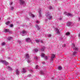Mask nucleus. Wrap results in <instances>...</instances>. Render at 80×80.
<instances>
[{
    "instance_id": "obj_39",
    "label": "nucleus",
    "mask_w": 80,
    "mask_h": 80,
    "mask_svg": "<svg viewBox=\"0 0 80 80\" xmlns=\"http://www.w3.org/2000/svg\"><path fill=\"white\" fill-rule=\"evenodd\" d=\"M36 23H39V21H36Z\"/></svg>"
},
{
    "instance_id": "obj_21",
    "label": "nucleus",
    "mask_w": 80,
    "mask_h": 80,
    "mask_svg": "<svg viewBox=\"0 0 80 80\" xmlns=\"http://www.w3.org/2000/svg\"><path fill=\"white\" fill-rule=\"evenodd\" d=\"M45 57V54L44 53H41V57L43 58Z\"/></svg>"
},
{
    "instance_id": "obj_12",
    "label": "nucleus",
    "mask_w": 80,
    "mask_h": 80,
    "mask_svg": "<svg viewBox=\"0 0 80 80\" xmlns=\"http://www.w3.org/2000/svg\"><path fill=\"white\" fill-rule=\"evenodd\" d=\"M55 30L57 31V34H60V31H59V30L58 29V28H56L55 29Z\"/></svg>"
},
{
    "instance_id": "obj_46",
    "label": "nucleus",
    "mask_w": 80,
    "mask_h": 80,
    "mask_svg": "<svg viewBox=\"0 0 80 80\" xmlns=\"http://www.w3.org/2000/svg\"><path fill=\"white\" fill-rule=\"evenodd\" d=\"M78 20H80V18H78Z\"/></svg>"
},
{
    "instance_id": "obj_6",
    "label": "nucleus",
    "mask_w": 80,
    "mask_h": 80,
    "mask_svg": "<svg viewBox=\"0 0 80 80\" xmlns=\"http://www.w3.org/2000/svg\"><path fill=\"white\" fill-rule=\"evenodd\" d=\"M20 4L21 5H25V2L23 1V0H20Z\"/></svg>"
},
{
    "instance_id": "obj_45",
    "label": "nucleus",
    "mask_w": 80,
    "mask_h": 80,
    "mask_svg": "<svg viewBox=\"0 0 80 80\" xmlns=\"http://www.w3.org/2000/svg\"><path fill=\"white\" fill-rule=\"evenodd\" d=\"M30 72H33V70H31Z\"/></svg>"
},
{
    "instance_id": "obj_32",
    "label": "nucleus",
    "mask_w": 80,
    "mask_h": 80,
    "mask_svg": "<svg viewBox=\"0 0 80 80\" xmlns=\"http://www.w3.org/2000/svg\"><path fill=\"white\" fill-rule=\"evenodd\" d=\"M28 77H32V75L31 74H29L28 75Z\"/></svg>"
},
{
    "instance_id": "obj_33",
    "label": "nucleus",
    "mask_w": 80,
    "mask_h": 80,
    "mask_svg": "<svg viewBox=\"0 0 80 80\" xmlns=\"http://www.w3.org/2000/svg\"><path fill=\"white\" fill-rule=\"evenodd\" d=\"M13 27V24H11L10 25V27H11V28H12Z\"/></svg>"
},
{
    "instance_id": "obj_7",
    "label": "nucleus",
    "mask_w": 80,
    "mask_h": 80,
    "mask_svg": "<svg viewBox=\"0 0 80 80\" xmlns=\"http://www.w3.org/2000/svg\"><path fill=\"white\" fill-rule=\"evenodd\" d=\"M25 58L26 59H28L30 58V56H29V54H26L25 55Z\"/></svg>"
},
{
    "instance_id": "obj_40",
    "label": "nucleus",
    "mask_w": 80,
    "mask_h": 80,
    "mask_svg": "<svg viewBox=\"0 0 80 80\" xmlns=\"http://www.w3.org/2000/svg\"><path fill=\"white\" fill-rule=\"evenodd\" d=\"M49 8L50 9H52V8L51 7V6H50Z\"/></svg>"
},
{
    "instance_id": "obj_11",
    "label": "nucleus",
    "mask_w": 80,
    "mask_h": 80,
    "mask_svg": "<svg viewBox=\"0 0 80 80\" xmlns=\"http://www.w3.org/2000/svg\"><path fill=\"white\" fill-rule=\"evenodd\" d=\"M16 74L18 75L20 74V71L18 69H17L16 71Z\"/></svg>"
},
{
    "instance_id": "obj_20",
    "label": "nucleus",
    "mask_w": 80,
    "mask_h": 80,
    "mask_svg": "<svg viewBox=\"0 0 80 80\" xmlns=\"http://www.w3.org/2000/svg\"><path fill=\"white\" fill-rule=\"evenodd\" d=\"M12 37H8L7 39L8 40H12Z\"/></svg>"
},
{
    "instance_id": "obj_10",
    "label": "nucleus",
    "mask_w": 80,
    "mask_h": 80,
    "mask_svg": "<svg viewBox=\"0 0 80 80\" xmlns=\"http://www.w3.org/2000/svg\"><path fill=\"white\" fill-rule=\"evenodd\" d=\"M26 41L27 42H31V39L29 38H27L26 39Z\"/></svg>"
},
{
    "instance_id": "obj_2",
    "label": "nucleus",
    "mask_w": 80,
    "mask_h": 80,
    "mask_svg": "<svg viewBox=\"0 0 80 80\" xmlns=\"http://www.w3.org/2000/svg\"><path fill=\"white\" fill-rule=\"evenodd\" d=\"M1 62V63H3V64H5L6 65H8V63L6 61L4 60H1L0 61Z\"/></svg>"
},
{
    "instance_id": "obj_44",
    "label": "nucleus",
    "mask_w": 80,
    "mask_h": 80,
    "mask_svg": "<svg viewBox=\"0 0 80 80\" xmlns=\"http://www.w3.org/2000/svg\"><path fill=\"white\" fill-rule=\"evenodd\" d=\"M12 4H13V2H11L10 5H12Z\"/></svg>"
},
{
    "instance_id": "obj_41",
    "label": "nucleus",
    "mask_w": 80,
    "mask_h": 80,
    "mask_svg": "<svg viewBox=\"0 0 80 80\" xmlns=\"http://www.w3.org/2000/svg\"><path fill=\"white\" fill-rule=\"evenodd\" d=\"M26 20H29V18H26Z\"/></svg>"
},
{
    "instance_id": "obj_9",
    "label": "nucleus",
    "mask_w": 80,
    "mask_h": 80,
    "mask_svg": "<svg viewBox=\"0 0 80 80\" xmlns=\"http://www.w3.org/2000/svg\"><path fill=\"white\" fill-rule=\"evenodd\" d=\"M29 15H30V16L31 17H32V18H33L34 17H35V15L32 14V13H31V12H30L29 13Z\"/></svg>"
},
{
    "instance_id": "obj_36",
    "label": "nucleus",
    "mask_w": 80,
    "mask_h": 80,
    "mask_svg": "<svg viewBox=\"0 0 80 80\" xmlns=\"http://www.w3.org/2000/svg\"><path fill=\"white\" fill-rule=\"evenodd\" d=\"M14 9V8H13V7H11V10H13V9Z\"/></svg>"
},
{
    "instance_id": "obj_14",
    "label": "nucleus",
    "mask_w": 80,
    "mask_h": 80,
    "mask_svg": "<svg viewBox=\"0 0 80 80\" xmlns=\"http://www.w3.org/2000/svg\"><path fill=\"white\" fill-rule=\"evenodd\" d=\"M71 22H67V25L68 27H69L71 25Z\"/></svg>"
},
{
    "instance_id": "obj_5",
    "label": "nucleus",
    "mask_w": 80,
    "mask_h": 80,
    "mask_svg": "<svg viewBox=\"0 0 80 80\" xmlns=\"http://www.w3.org/2000/svg\"><path fill=\"white\" fill-rule=\"evenodd\" d=\"M72 46L74 50H78V48L75 47V44H72Z\"/></svg>"
},
{
    "instance_id": "obj_4",
    "label": "nucleus",
    "mask_w": 80,
    "mask_h": 80,
    "mask_svg": "<svg viewBox=\"0 0 80 80\" xmlns=\"http://www.w3.org/2000/svg\"><path fill=\"white\" fill-rule=\"evenodd\" d=\"M27 33V32L25 31H23L21 33V35L22 36H25Z\"/></svg>"
},
{
    "instance_id": "obj_1",
    "label": "nucleus",
    "mask_w": 80,
    "mask_h": 80,
    "mask_svg": "<svg viewBox=\"0 0 80 80\" xmlns=\"http://www.w3.org/2000/svg\"><path fill=\"white\" fill-rule=\"evenodd\" d=\"M46 17H48V19L49 20H51L52 19V16H51L50 14L49 13V12H47L46 14Z\"/></svg>"
},
{
    "instance_id": "obj_29",
    "label": "nucleus",
    "mask_w": 80,
    "mask_h": 80,
    "mask_svg": "<svg viewBox=\"0 0 80 80\" xmlns=\"http://www.w3.org/2000/svg\"><path fill=\"white\" fill-rule=\"evenodd\" d=\"M77 52L75 51L73 52V55H75V54H76V53H77Z\"/></svg>"
},
{
    "instance_id": "obj_19",
    "label": "nucleus",
    "mask_w": 80,
    "mask_h": 80,
    "mask_svg": "<svg viewBox=\"0 0 80 80\" xmlns=\"http://www.w3.org/2000/svg\"><path fill=\"white\" fill-rule=\"evenodd\" d=\"M4 31L5 32H9V29H4Z\"/></svg>"
},
{
    "instance_id": "obj_24",
    "label": "nucleus",
    "mask_w": 80,
    "mask_h": 80,
    "mask_svg": "<svg viewBox=\"0 0 80 80\" xmlns=\"http://www.w3.org/2000/svg\"><path fill=\"white\" fill-rule=\"evenodd\" d=\"M44 58L45 60H47L48 59V57L47 56H44Z\"/></svg>"
},
{
    "instance_id": "obj_28",
    "label": "nucleus",
    "mask_w": 80,
    "mask_h": 80,
    "mask_svg": "<svg viewBox=\"0 0 80 80\" xmlns=\"http://www.w3.org/2000/svg\"><path fill=\"white\" fill-rule=\"evenodd\" d=\"M34 51L35 52H37L38 51V49H34Z\"/></svg>"
},
{
    "instance_id": "obj_43",
    "label": "nucleus",
    "mask_w": 80,
    "mask_h": 80,
    "mask_svg": "<svg viewBox=\"0 0 80 80\" xmlns=\"http://www.w3.org/2000/svg\"><path fill=\"white\" fill-rule=\"evenodd\" d=\"M8 59H10V57H8Z\"/></svg>"
},
{
    "instance_id": "obj_8",
    "label": "nucleus",
    "mask_w": 80,
    "mask_h": 80,
    "mask_svg": "<svg viewBox=\"0 0 80 80\" xmlns=\"http://www.w3.org/2000/svg\"><path fill=\"white\" fill-rule=\"evenodd\" d=\"M22 73H26L27 72V71L26 70V69L23 68L22 70Z\"/></svg>"
},
{
    "instance_id": "obj_38",
    "label": "nucleus",
    "mask_w": 80,
    "mask_h": 80,
    "mask_svg": "<svg viewBox=\"0 0 80 80\" xmlns=\"http://www.w3.org/2000/svg\"><path fill=\"white\" fill-rule=\"evenodd\" d=\"M38 66L37 65L36 66L35 68H36V69H37V68H38Z\"/></svg>"
},
{
    "instance_id": "obj_48",
    "label": "nucleus",
    "mask_w": 80,
    "mask_h": 80,
    "mask_svg": "<svg viewBox=\"0 0 80 80\" xmlns=\"http://www.w3.org/2000/svg\"><path fill=\"white\" fill-rule=\"evenodd\" d=\"M42 64H45V63L44 62H42Z\"/></svg>"
},
{
    "instance_id": "obj_26",
    "label": "nucleus",
    "mask_w": 80,
    "mask_h": 80,
    "mask_svg": "<svg viewBox=\"0 0 80 80\" xmlns=\"http://www.w3.org/2000/svg\"><path fill=\"white\" fill-rule=\"evenodd\" d=\"M36 42V43H38L40 42V40H35Z\"/></svg>"
},
{
    "instance_id": "obj_22",
    "label": "nucleus",
    "mask_w": 80,
    "mask_h": 80,
    "mask_svg": "<svg viewBox=\"0 0 80 80\" xmlns=\"http://www.w3.org/2000/svg\"><path fill=\"white\" fill-rule=\"evenodd\" d=\"M45 49V47H43L41 49V51L43 52Z\"/></svg>"
},
{
    "instance_id": "obj_47",
    "label": "nucleus",
    "mask_w": 80,
    "mask_h": 80,
    "mask_svg": "<svg viewBox=\"0 0 80 80\" xmlns=\"http://www.w3.org/2000/svg\"><path fill=\"white\" fill-rule=\"evenodd\" d=\"M62 20V18H59V20Z\"/></svg>"
},
{
    "instance_id": "obj_51",
    "label": "nucleus",
    "mask_w": 80,
    "mask_h": 80,
    "mask_svg": "<svg viewBox=\"0 0 80 80\" xmlns=\"http://www.w3.org/2000/svg\"><path fill=\"white\" fill-rule=\"evenodd\" d=\"M46 22H47V21L46 20Z\"/></svg>"
},
{
    "instance_id": "obj_17",
    "label": "nucleus",
    "mask_w": 80,
    "mask_h": 80,
    "mask_svg": "<svg viewBox=\"0 0 80 80\" xmlns=\"http://www.w3.org/2000/svg\"><path fill=\"white\" fill-rule=\"evenodd\" d=\"M35 27H36V28H37L38 30H40V27H39V26H38V25H35Z\"/></svg>"
},
{
    "instance_id": "obj_30",
    "label": "nucleus",
    "mask_w": 80,
    "mask_h": 80,
    "mask_svg": "<svg viewBox=\"0 0 80 80\" xmlns=\"http://www.w3.org/2000/svg\"><path fill=\"white\" fill-rule=\"evenodd\" d=\"M62 68V67H59L58 68V70H61Z\"/></svg>"
},
{
    "instance_id": "obj_27",
    "label": "nucleus",
    "mask_w": 80,
    "mask_h": 80,
    "mask_svg": "<svg viewBox=\"0 0 80 80\" xmlns=\"http://www.w3.org/2000/svg\"><path fill=\"white\" fill-rule=\"evenodd\" d=\"M70 35V32H66V35Z\"/></svg>"
},
{
    "instance_id": "obj_25",
    "label": "nucleus",
    "mask_w": 80,
    "mask_h": 80,
    "mask_svg": "<svg viewBox=\"0 0 80 80\" xmlns=\"http://www.w3.org/2000/svg\"><path fill=\"white\" fill-rule=\"evenodd\" d=\"M18 43H19V45H22V42L20 41H18Z\"/></svg>"
},
{
    "instance_id": "obj_52",
    "label": "nucleus",
    "mask_w": 80,
    "mask_h": 80,
    "mask_svg": "<svg viewBox=\"0 0 80 80\" xmlns=\"http://www.w3.org/2000/svg\"><path fill=\"white\" fill-rule=\"evenodd\" d=\"M34 51V50H33V51Z\"/></svg>"
},
{
    "instance_id": "obj_18",
    "label": "nucleus",
    "mask_w": 80,
    "mask_h": 80,
    "mask_svg": "<svg viewBox=\"0 0 80 80\" xmlns=\"http://www.w3.org/2000/svg\"><path fill=\"white\" fill-rule=\"evenodd\" d=\"M41 12V9H39L38 13H39V17H41L42 16V14H41V13H40V12Z\"/></svg>"
},
{
    "instance_id": "obj_42",
    "label": "nucleus",
    "mask_w": 80,
    "mask_h": 80,
    "mask_svg": "<svg viewBox=\"0 0 80 80\" xmlns=\"http://www.w3.org/2000/svg\"><path fill=\"white\" fill-rule=\"evenodd\" d=\"M65 46H66V44H64V46H62V47H65Z\"/></svg>"
},
{
    "instance_id": "obj_49",
    "label": "nucleus",
    "mask_w": 80,
    "mask_h": 80,
    "mask_svg": "<svg viewBox=\"0 0 80 80\" xmlns=\"http://www.w3.org/2000/svg\"><path fill=\"white\" fill-rule=\"evenodd\" d=\"M41 42H42V43H43V42L41 41Z\"/></svg>"
},
{
    "instance_id": "obj_35",
    "label": "nucleus",
    "mask_w": 80,
    "mask_h": 80,
    "mask_svg": "<svg viewBox=\"0 0 80 80\" xmlns=\"http://www.w3.org/2000/svg\"><path fill=\"white\" fill-rule=\"evenodd\" d=\"M41 73L42 74H44V73H43V72L42 71H41Z\"/></svg>"
},
{
    "instance_id": "obj_3",
    "label": "nucleus",
    "mask_w": 80,
    "mask_h": 80,
    "mask_svg": "<svg viewBox=\"0 0 80 80\" xmlns=\"http://www.w3.org/2000/svg\"><path fill=\"white\" fill-rule=\"evenodd\" d=\"M64 14L67 16H68V17H73V15H72V14L70 13L67 12H65Z\"/></svg>"
},
{
    "instance_id": "obj_23",
    "label": "nucleus",
    "mask_w": 80,
    "mask_h": 80,
    "mask_svg": "<svg viewBox=\"0 0 80 80\" xmlns=\"http://www.w3.org/2000/svg\"><path fill=\"white\" fill-rule=\"evenodd\" d=\"M10 21H8L6 22V24L7 25H8V24H10Z\"/></svg>"
},
{
    "instance_id": "obj_37",
    "label": "nucleus",
    "mask_w": 80,
    "mask_h": 80,
    "mask_svg": "<svg viewBox=\"0 0 80 80\" xmlns=\"http://www.w3.org/2000/svg\"><path fill=\"white\" fill-rule=\"evenodd\" d=\"M51 36H52V35H51V34H49L48 35V37H51Z\"/></svg>"
},
{
    "instance_id": "obj_13",
    "label": "nucleus",
    "mask_w": 80,
    "mask_h": 80,
    "mask_svg": "<svg viewBox=\"0 0 80 80\" xmlns=\"http://www.w3.org/2000/svg\"><path fill=\"white\" fill-rule=\"evenodd\" d=\"M55 55L54 54H52L51 56V60H53V58H55Z\"/></svg>"
},
{
    "instance_id": "obj_15",
    "label": "nucleus",
    "mask_w": 80,
    "mask_h": 80,
    "mask_svg": "<svg viewBox=\"0 0 80 80\" xmlns=\"http://www.w3.org/2000/svg\"><path fill=\"white\" fill-rule=\"evenodd\" d=\"M27 61L28 63H30L31 62V59L30 58H28V59H27Z\"/></svg>"
},
{
    "instance_id": "obj_16",
    "label": "nucleus",
    "mask_w": 80,
    "mask_h": 80,
    "mask_svg": "<svg viewBox=\"0 0 80 80\" xmlns=\"http://www.w3.org/2000/svg\"><path fill=\"white\" fill-rule=\"evenodd\" d=\"M7 68H8V70H9L10 71H12V68L9 66L7 67Z\"/></svg>"
},
{
    "instance_id": "obj_34",
    "label": "nucleus",
    "mask_w": 80,
    "mask_h": 80,
    "mask_svg": "<svg viewBox=\"0 0 80 80\" xmlns=\"http://www.w3.org/2000/svg\"><path fill=\"white\" fill-rule=\"evenodd\" d=\"M34 58H35V60H38V58H37V57H34Z\"/></svg>"
},
{
    "instance_id": "obj_50",
    "label": "nucleus",
    "mask_w": 80,
    "mask_h": 80,
    "mask_svg": "<svg viewBox=\"0 0 80 80\" xmlns=\"http://www.w3.org/2000/svg\"><path fill=\"white\" fill-rule=\"evenodd\" d=\"M0 20H1V18H0Z\"/></svg>"
},
{
    "instance_id": "obj_31",
    "label": "nucleus",
    "mask_w": 80,
    "mask_h": 80,
    "mask_svg": "<svg viewBox=\"0 0 80 80\" xmlns=\"http://www.w3.org/2000/svg\"><path fill=\"white\" fill-rule=\"evenodd\" d=\"M5 43L3 42L2 43V46H3V45H5Z\"/></svg>"
}]
</instances>
